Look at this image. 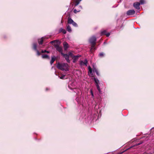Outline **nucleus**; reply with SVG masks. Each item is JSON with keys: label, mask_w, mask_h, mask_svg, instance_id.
<instances>
[{"label": "nucleus", "mask_w": 154, "mask_h": 154, "mask_svg": "<svg viewBox=\"0 0 154 154\" xmlns=\"http://www.w3.org/2000/svg\"><path fill=\"white\" fill-rule=\"evenodd\" d=\"M135 13V11L134 10H129L127 12V14L128 15L134 14Z\"/></svg>", "instance_id": "nucleus-8"}, {"label": "nucleus", "mask_w": 154, "mask_h": 154, "mask_svg": "<svg viewBox=\"0 0 154 154\" xmlns=\"http://www.w3.org/2000/svg\"><path fill=\"white\" fill-rule=\"evenodd\" d=\"M61 54L63 55V57L65 58L67 62L68 63L70 62V60L69 59V55H68L67 54H65L63 53H61Z\"/></svg>", "instance_id": "nucleus-5"}, {"label": "nucleus", "mask_w": 154, "mask_h": 154, "mask_svg": "<svg viewBox=\"0 0 154 154\" xmlns=\"http://www.w3.org/2000/svg\"><path fill=\"white\" fill-rule=\"evenodd\" d=\"M42 57L43 58L49 59V56L48 55L46 54L42 55Z\"/></svg>", "instance_id": "nucleus-16"}, {"label": "nucleus", "mask_w": 154, "mask_h": 154, "mask_svg": "<svg viewBox=\"0 0 154 154\" xmlns=\"http://www.w3.org/2000/svg\"><path fill=\"white\" fill-rule=\"evenodd\" d=\"M65 75H63L61 76L60 77V78L61 79H63L65 77Z\"/></svg>", "instance_id": "nucleus-27"}, {"label": "nucleus", "mask_w": 154, "mask_h": 154, "mask_svg": "<svg viewBox=\"0 0 154 154\" xmlns=\"http://www.w3.org/2000/svg\"><path fill=\"white\" fill-rule=\"evenodd\" d=\"M96 38L94 36H92L89 39V42L91 44L95 45L96 42Z\"/></svg>", "instance_id": "nucleus-3"}, {"label": "nucleus", "mask_w": 154, "mask_h": 154, "mask_svg": "<svg viewBox=\"0 0 154 154\" xmlns=\"http://www.w3.org/2000/svg\"><path fill=\"white\" fill-rule=\"evenodd\" d=\"M55 47L56 50L59 52L62 53V48L61 47H60L58 45H55Z\"/></svg>", "instance_id": "nucleus-7"}, {"label": "nucleus", "mask_w": 154, "mask_h": 154, "mask_svg": "<svg viewBox=\"0 0 154 154\" xmlns=\"http://www.w3.org/2000/svg\"><path fill=\"white\" fill-rule=\"evenodd\" d=\"M66 29L67 31L69 32H70L72 31L71 28L70 26L69 25H68L67 26Z\"/></svg>", "instance_id": "nucleus-15"}, {"label": "nucleus", "mask_w": 154, "mask_h": 154, "mask_svg": "<svg viewBox=\"0 0 154 154\" xmlns=\"http://www.w3.org/2000/svg\"><path fill=\"white\" fill-rule=\"evenodd\" d=\"M140 144H141L140 143H138L137 145H139Z\"/></svg>", "instance_id": "nucleus-36"}, {"label": "nucleus", "mask_w": 154, "mask_h": 154, "mask_svg": "<svg viewBox=\"0 0 154 154\" xmlns=\"http://www.w3.org/2000/svg\"><path fill=\"white\" fill-rule=\"evenodd\" d=\"M97 71V70L96 68H94L93 70V72H96Z\"/></svg>", "instance_id": "nucleus-28"}, {"label": "nucleus", "mask_w": 154, "mask_h": 154, "mask_svg": "<svg viewBox=\"0 0 154 154\" xmlns=\"http://www.w3.org/2000/svg\"><path fill=\"white\" fill-rule=\"evenodd\" d=\"M106 30H103L101 32V35H106Z\"/></svg>", "instance_id": "nucleus-20"}, {"label": "nucleus", "mask_w": 154, "mask_h": 154, "mask_svg": "<svg viewBox=\"0 0 154 154\" xmlns=\"http://www.w3.org/2000/svg\"><path fill=\"white\" fill-rule=\"evenodd\" d=\"M104 55H105V54L101 52V53H100L99 54V56L100 57H103L104 56Z\"/></svg>", "instance_id": "nucleus-17"}, {"label": "nucleus", "mask_w": 154, "mask_h": 154, "mask_svg": "<svg viewBox=\"0 0 154 154\" xmlns=\"http://www.w3.org/2000/svg\"><path fill=\"white\" fill-rule=\"evenodd\" d=\"M48 89V88H46V90H47Z\"/></svg>", "instance_id": "nucleus-37"}, {"label": "nucleus", "mask_w": 154, "mask_h": 154, "mask_svg": "<svg viewBox=\"0 0 154 154\" xmlns=\"http://www.w3.org/2000/svg\"><path fill=\"white\" fill-rule=\"evenodd\" d=\"M64 48L65 50H66L68 47V44L66 42H64L63 44Z\"/></svg>", "instance_id": "nucleus-10"}, {"label": "nucleus", "mask_w": 154, "mask_h": 154, "mask_svg": "<svg viewBox=\"0 0 154 154\" xmlns=\"http://www.w3.org/2000/svg\"><path fill=\"white\" fill-rule=\"evenodd\" d=\"M97 75H99V72H98V71H97V72H96Z\"/></svg>", "instance_id": "nucleus-31"}, {"label": "nucleus", "mask_w": 154, "mask_h": 154, "mask_svg": "<svg viewBox=\"0 0 154 154\" xmlns=\"http://www.w3.org/2000/svg\"><path fill=\"white\" fill-rule=\"evenodd\" d=\"M140 3L136 2L133 4V6L136 9L139 10L140 9Z\"/></svg>", "instance_id": "nucleus-4"}, {"label": "nucleus", "mask_w": 154, "mask_h": 154, "mask_svg": "<svg viewBox=\"0 0 154 154\" xmlns=\"http://www.w3.org/2000/svg\"><path fill=\"white\" fill-rule=\"evenodd\" d=\"M73 20L70 17H69L68 19V23L71 24L73 22Z\"/></svg>", "instance_id": "nucleus-13"}, {"label": "nucleus", "mask_w": 154, "mask_h": 154, "mask_svg": "<svg viewBox=\"0 0 154 154\" xmlns=\"http://www.w3.org/2000/svg\"><path fill=\"white\" fill-rule=\"evenodd\" d=\"M55 57L54 56H52L51 57V60L50 61V64L51 65H52L53 63H54V61L55 60Z\"/></svg>", "instance_id": "nucleus-12"}, {"label": "nucleus", "mask_w": 154, "mask_h": 154, "mask_svg": "<svg viewBox=\"0 0 154 154\" xmlns=\"http://www.w3.org/2000/svg\"><path fill=\"white\" fill-rule=\"evenodd\" d=\"M110 35V33H106V36H107V37H108Z\"/></svg>", "instance_id": "nucleus-30"}, {"label": "nucleus", "mask_w": 154, "mask_h": 154, "mask_svg": "<svg viewBox=\"0 0 154 154\" xmlns=\"http://www.w3.org/2000/svg\"><path fill=\"white\" fill-rule=\"evenodd\" d=\"M80 11V10L77 11L76 9H75L74 10V12L75 13H76L77 12H79Z\"/></svg>", "instance_id": "nucleus-25"}, {"label": "nucleus", "mask_w": 154, "mask_h": 154, "mask_svg": "<svg viewBox=\"0 0 154 154\" xmlns=\"http://www.w3.org/2000/svg\"><path fill=\"white\" fill-rule=\"evenodd\" d=\"M33 49L36 51L37 52V54L39 56L40 55V53L39 52L38 50L37 49V45L35 43H34L33 44Z\"/></svg>", "instance_id": "nucleus-6"}, {"label": "nucleus", "mask_w": 154, "mask_h": 154, "mask_svg": "<svg viewBox=\"0 0 154 154\" xmlns=\"http://www.w3.org/2000/svg\"><path fill=\"white\" fill-rule=\"evenodd\" d=\"M87 63V60H85L84 61H80V64L81 65H86Z\"/></svg>", "instance_id": "nucleus-11"}, {"label": "nucleus", "mask_w": 154, "mask_h": 154, "mask_svg": "<svg viewBox=\"0 0 154 154\" xmlns=\"http://www.w3.org/2000/svg\"><path fill=\"white\" fill-rule=\"evenodd\" d=\"M46 51H46V50H45V51H44V53H45V52H46Z\"/></svg>", "instance_id": "nucleus-34"}, {"label": "nucleus", "mask_w": 154, "mask_h": 154, "mask_svg": "<svg viewBox=\"0 0 154 154\" xmlns=\"http://www.w3.org/2000/svg\"><path fill=\"white\" fill-rule=\"evenodd\" d=\"M44 38V37H42L41 39H38V41L39 44L41 45L42 44Z\"/></svg>", "instance_id": "nucleus-14"}, {"label": "nucleus", "mask_w": 154, "mask_h": 154, "mask_svg": "<svg viewBox=\"0 0 154 154\" xmlns=\"http://www.w3.org/2000/svg\"><path fill=\"white\" fill-rule=\"evenodd\" d=\"M60 31L62 32L63 34H66V31L62 28H61L60 29Z\"/></svg>", "instance_id": "nucleus-18"}, {"label": "nucleus", "mask_w": 154, "mask_h": 154, "mask_svg": "<svg viewBox=\"0 0 154 154\" xmlns=\"http://www.w3.org/2000/svg\"><path fill=\"white\" fill-rule=\"evenodd\" d=\"M79 8H81V9H82V7L81 6H79Z\"/></svg>", "instance_id": "nucleus-35"}, {"label": "nucleus", "mask_w": 154, "mask_h": 154, "mask_svg": "<svg viewBox=\"0 0 154 154\" xmlns=\"http://www.w3.org/2000/svg\"><path fill=\"white\" fill-rule=\"evenodd\" d=\"M58 41L56 40H54L51 42V43H55L56 42H57Z\"/></svg>", "instance_id": "nucleus-29"}, {"label": "nucleus", "mask_w": 154, "mask_h": 154, "mask_svg": "<svg viewBox=\"0 0 154 154\" xmlns=\"http://www.w3.org/2000/svg\"><path fill=\"white\" fill-rule=\"evenodd\" d=\"M41 52H42V53H44V51L42 50V51H41Z\"/></svg>", "instance_id": "nucleus-32"}, {"label": "nucleus", "mask_w": 154, "mask_h": 154, "mask_svg": "<svg viewBox=\"0 0 154 154\" xmlns=\"http://www.w3.org/2000/svg\"><path fill=\"white\" fill-rule=\"evenodd\" d=\"M140 3L141 5L144 4L145 3V2L144 0H140Z\"/></svg>", "instance_id": "nucleus-22"}, {"label": "nucleus", "mask_w": 154, "mask_h": 154, "mask_svg": "<svg viewBox=\"0 0 154 154\" xmlns=\"http://www.w3.org/2000/svg\"><path fill=\"white\" fill-rule=\"evenodd\" d=\"M81 56L80 55L78 56H73V57H72V59L73 60V62L75 63L78 60V58Z\"/></svg>", "instance_id": "nucleus-9"}, {"label": "nucleus", "mask_w": 154, "mask_h": 154, "mask_svg": "<svg viewBox=\"0 0 154 154\" xmlns=\"http://www.w3.org/2000/svg\"><path fill=\"white\" fill-rule=\"evenodd\" d=\"M94 80L96 84V85L97 87V89L98 90L99 92L100 93L101 92V90L99 85V81L97 79L95 78V77L94 78Z\"/></svg>", "instance_id": "nucleus-2"}, {"label": "nucleus", "mask_w": 154, "mask_h": 154, "mask_svg": "<svg viewBox=\"0 0 154 154\" xmlns=\"http://www.w3.org/2000/svg\"><path fill=\"white\" fill-rule=\"evenodd\" d=\"M91 50L92 51V50H95V48L94 46L95 45L91 44Z\"/></svg>", "instance_id": "nucleus-19"}, {"label": "nucleus", "mask_w": 154, "mask_h": 154, "mask_svg": "<svg viewBox=\"0 0 154 154\" xmlns=\"http://www.w3.org/2000/svg\"><path fill=\"white\" fill-rule=\"evenodd\" d=\"M153 128H152V129H153Z\"/></svg>", "instance_id": "nucleus-38"}, {"label": "nucleus", "mask_w": 154, "mask_h": 154, "mask_svg": "<svg viewBox=\"0 0 154 154\" xmlns=\"http://www.w3.org/2000/svg\"><path fill=\"white\" fill-rule=\"evenodd\" d=\"M91 95L92 97L93 98L94 97L92 90H91Z\"/></svg>", "instance_id": "nucleus-26"}, {"label": "nucleus", "mask_w": 154, "mask_h": 154, "mask_svg": "<svg viewBox=\"0 0 154 154\" xmlns=\"http://www.w3.org/2000/svg\"><path fill=\"white\" fill-rule=\"evenodd\" d=\"M68 55H69V56H71L72 58L74 56V55L71 52H69Z\"/></svg>", "instance_id": "nucleus-21"}, {"label": "nucleus", "mask_w": 154, "mask_h": 154, "mask_svg": "<svg viewBox=\"0 0 154 154\" xmlns=\"http://www.w3.org/2000/svg\"><path fill=\"white\" fill-rule=\"evenodd\" d=\"M71 24H72L75 27L77 26V24H76V23L73 21L72 22V23Z\"/></svg>", "instance_id": "nucleus-23"}, {"label": "nucleus", "mask_w": 154, "mask_h": 154, "mask_svg": "<svg viewBox=\"0 0 154 154\" xmlns=\"http://www.w3.org/2000/svg\"><path fill=\"white\" fill-rule=\"evenodd\" d=\"M57 67L58 69L63 71H66L69 70V66L66 63H58Z\"/></svg>", "instance_id": "nucleus-1"}, {"label": "nucleus", "mask_w": 154, "mask_h": 154, "mask_svg": "<svg viewBox=\"0 0 154 154\" xmlns=\"http://www.w3.org/2000/svg\"><path fill=\"white\" fill-rule=\"evenodd\" d=\"M88 69H89V71L91 75H92V71L91 69V67H89Z\"/></svg>", "instance_id": "nucleus-24"}, {"label": "nucleus", "mask_w": 154, "mask_h": 154, "mask_svg": "<svg viewBox=\"0 0 154 154\" xmlns=\"http://www.w3.org/2000/svg\"><path fill=\"white\" fill-rule=\"evenodd\" d=\"M49 51H47L46 53H49Z\"/></svg>", "instance_id": "nucleus-33"}]
</instances>
